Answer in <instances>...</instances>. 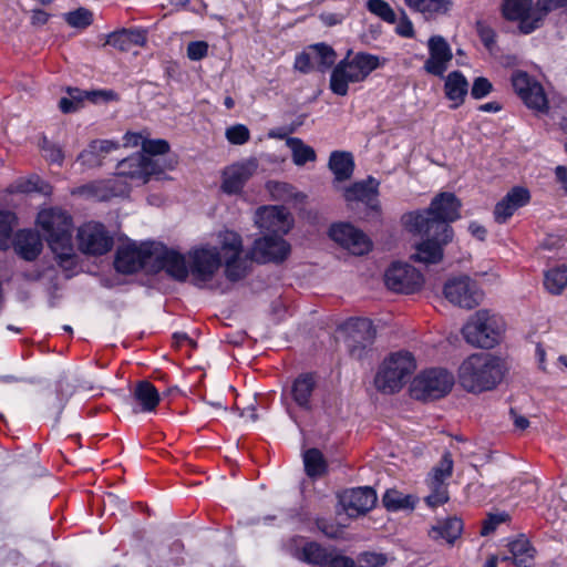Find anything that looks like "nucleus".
<instances>
[{"mask_svg": "<svg viewBox=\"0 0 567 567\" xmlns=\"http://www.w3.org/2000/svg\"><path fill=\"white\" fill-rule=\"evenodd\" d=\"M220 264L219 250H188L187 255L181 250H116L114 258L115 270L120 274L165 270L178 281H185L192 276L198 287L212 280Z\"/></svg>", "mask_w": 567, "mask_h": 567, "instance_id": "nucleus-1", "label": "nucleus"}, {"mask_svg": "<svg viewBox=\"0 0 567 567\" xmlns=\"http://www.w3.org/2000/svg\"><path fill=\"white\" fill-rule=\"evenodd\" d=\"M461 200L454 193L435 195L429 207L402 215L404 229L421 239L414 248H443L453 243L452 223L461 218Z\"/></svg>", "mask_w": 567, "mask_h": 567, "instance_id": "nucleus-2", "label": "nucleus"}, {"mask_svg": "<svg viewBox=\"0 0 567 567\" xmlns=\"http://www.w3.org/2000/svg\"><path fill=\"white\" fill-rule=\"evenodd\" d=\"M289 416L297 423L296 411L307 414L333 416L340 410L338 398L319 388L313 373H300L281 393Z\"/></svg>", "mask_w": 567, "mask_h": 567, "instance_id": "nucleus-3", "label": "nucleus"}, {"mask_svg": "<svg viewBox=\"0 0 567 567\" xmlns=\"http://www.w3.org/2000/svg\"><path fill=\"white\" fill-rule=\"evenodd\" d=\"M506 362L492 353H474L458 369L461 385L468 392L480 393L494 389L504 378Z\"/></svg>", "mask_w": 567, "mask_h": 567, "instance_id": "nucleus-4", "label": "nucleus"}, {"mask_svg": "<svg viewBox=\"0 0 567 567\" xmlns=\"http://www.w3.org/2000/svg\"><path fill=\"white\" fill-rule=\"evenodd\" d=\"M506 331L504 318L488 309L474 312L462 328L467 343L482 349H493L501 344Z\"/></svg>", "mask_w": 567, "mask_h": 567, "instance_id": "nucleus-5", "label": "nucleus"}, {"mask_svg": "<svg viewBox=\"0 0 567 567\" xmlns=\"http://www.w3.org/2000/svg\"><path fill=\"white\" fill-rule=\"evenodd\" d=\"M255 223L262 234L252 248H290L284 239L291 226L289 212L280 206H262L256 210Z\"/></svg>", "mask_w": 567, "mask_h": 567, "instance_id": "nucleus-6", "label": "nucleus"}, {"mask_svg": "<svg viewBox=\"0 0 567 567\" xmlns=\"http://www.w3.org/2000/svg\"><path fill=\"white\" fill-rule=\"evenodd\" d=\"M415 369L416 362L412 353H391L380 364L374 377V385L382 393H396L410 381Z\"/></svg>", "mask_w": 567, "mask_h": 567, "instance_id": "nucleus-7", "label": "nucleus"}, {"mask_svg": "<svg viewBox=\"0 0 567 567\" xmlns=\"http://www.w3.org/2000/svg\"><path fill=\"white\" fill-rule=\"evenodd\" d=\"M172 168L173 164L166 159L152 158L137 152L118 162L116 175L137 184H145L152 177L161 179L165 171Z\"/></svg>", "mask_w": 567, "mask_h": 567, "instance_id": "nucleus-8", "label": "nucleus"}, {"mask_svg": "<svg viewBox=\"0 0 567 567\" xmlns=\"http://www.w3.org/2000/svg\"><path fill=\"white\" fill-rule=\"evenodd\" d=\"M227 256L225 274L229 280L236 281L243 278L252 262L268 264L281 262L288 257L290 250H230Z\"/></svg>", "mask_w": 567, "mask_h": 567, "instance_id": "nucleus-9", "label": "nucleus"}, {"mask_svg": "<svg viewBox=\"0 0 567 567\" xmlns=\"http://www.w3.org/2000/svg\"><path fill=\"white\" fill-rule=\"evenodd\" d=\"M503 14L507 20L519 21V30L529 34L540 27V22L550 11L542 0L533 7V0H503Z\"/></svg>", "mask_w": 567, "mask_h": 567, "instance_id": "nucleus-10", "label": "nucleus"}, {"mask_svg": "<svg viewBox=\"0 0 567 567\" xmlns=\"http://www.w3.org/2000/svg\"><path fill=\"white\" fill-rule=\"evenodd\" d=\"M37 223L41 227L50 248L61 245V248H72L70 245L72 218L60 208L43 209L38 214Z\"/></svg>", "mask_w": 567, "mask_h": 567, "instance_id": "nucleus-11", "label": "nucleus"}, {"mask_svg": "<svg viewBox=\"0 0 567 567\" xmlns=\"http://www.w3.org/2000/svg\"><path fill=\"white\" fill-rule=\"evenodd\" d=\"M454 384V377L445 369H429L420 373L412 383V395L417 400L440 399Z\"/></svg>", "mask_w": 567, "mask_h": 567, "instance_id": "nucleus-12", "label": "nucleus"}, {"mask_svg": "<svg viewBox=\"0 0 567 567\" xmlns=\"http://www.w3.org/2000/svg\"><path fill=\"white\" fill-rule=\"evenodd\" d=\"M384 282L389 289L400 293H414L423 284V275L408 262H393L384 274Z\"/></svg>", "mask_w": 567, "mask_h": 567, "instance_id": "nucleus-13", "label": "nucleus"}, {"mask_svg": "<svg viewBox=\"0 0 567 567\" xmlns=\"http://www.w3.org/2000/svg\"><path fill=\"white\" fill-rule=\"evenodd\" d=\"M443 293L451 303L465 309L476 307L483 298L477 284L467 276L449 279L444 285Z\"/></svg>", "mask_w": 567, "mask_h": 567, "instance_id": "nucleus-14", "label": "nucleus"}, {"mask_svg": "<svg viewBox=\"0 0 567 567\" xmlns=\"http://www.w3.org/2000/svg\"><path fill=\"white\" fill-rule=\"evenodd\" d=\"M340 330L346 334V344L350 353L361 358L362 351L370 347L375 338V329L372 321L367 318H351L347 320Z\"/></svg>", "mask_w": 567, "mask_h": 567, "instance_id": "nucleus-15", "label": "nucleus"}, {"mask_svg": "<svg viewBox=\"0 0 567 567\" xmlns=\"http://www.w3.org/2000/svg\"><path fill=\"white\" fill-rule=\"evenodd\" d=\"M512 85L527 107L540 113L547 112L548 102L543 86L533 81L526 72L515 71L512 75Z\"/></svg>", "mask_w": 567, "mask_h": 567, "instance_id": "nucleus-16", "label": "nucleus"}, {"mask_svg": "<svg viewBox=\"0 0 567 567\" xmlns=\"http://www.w3.org/2000/svg\"><path fill=\"white\" fill-rule=\"evenodd\" d=\"M339 502L349 517H358L374 507L377 494L368 486L350 488L339 495Z\"/></svg>", "mask_w": 567, "mask_h": 567, "instance_id": "nucleus-17", "label": "nucleus"}, {"mask_svg": "<svg viewBox=\"0 0 567 567\" xmlns=\"http://www.w3.org/2000/svg\"><path fill=\"white\" fill-rule=\"evenodd\" d=\"M379 186L380 182L372 176H368L363 181H359L344 189V199L348 203L361 202L368 209L381 214V205L379 202Z\"/></svg>", "mask_w": 567, "mask_h": 567, "instance_id": "nucleus-18", "label": "nucleus"}, {"mask_svg": "<svg viewBox=\"0 0 567 567\" xmlns=\"http://www.w3.org/2000/svg\"><path fill=\"white\" fill-rule=\"evenodd\" d=\"M329 237L341 248L361 247L372 248L371 238L360 228L349 221L331 224L328 230Z\"/></svg>", "mask_w": 567, "mask_h": 567, "instance_id": "nucleus-19", "label": "nucleus"}, {"mask_svg": "<svg viewBox=\"0 0 567 567\" xmlns=\"http://www.w3.org/2000/svg\"><path fill=\"white\" fill-rule=\"evenodd\" d=\"M430 58L424 63V70L432 75L443 76L453 53L450 44L442 35H432L427 41Z\"/></svg>", "mask_w": 567, "mask_h": 567, "instance_id": "nucleus-20", "label": "nucleus"}, {"mask_svg": "<svg viewBox=\"0 0 567 567\" xmlns=\"http://www.w3.org/2000/svg\"><path fill=\"white\" fill-rule=\"evenodd\" d=\"M257 167L258 163L255 158L227 167L223 174L221 189L224 193L228 195L240 193Z\"/></svg>", "mask_w": 567, "mask_h": 567, "instance_id": "nucleus-21", "label": "nucleus"}, {"mask_svg": "<svg viewBox=\"0 0 567 567\" xmlns=\"http://www.w3.org/2000/svg\"><path fill=\"white\" fill-rule=\"evenodd\" d=\"M78 248H113V238L102 223L87 221L78 228Z\"/></svg>", "mask_w": 567, "mask_h": 567, "instance_id": "nucleus-22", "label": "nucleus"}, {"mask_svg": "<svg viewBox=\"0 0 567 567\" xmlns=\"http://www.w3.org/2000/svg\"><path fill=\"white\" fill-rule=\"evenodd\" d=\"M161 402V396L153 383L138 381L131 389V405L134 413H152Z\"/></svg>", "mask_w": 567, "mask_h": 567, "instance_id": "nucleus-23", "label": "nucleus"}, {"mask_svg": "<svg viewBox=\"0 0 567 567\" xmlns=\"http://www.w3.org/2000/svg\"><path fill=\"white\" fill-rule=\"evenodd\" d=\"M463 522L456 516L441 518L429 529L431 539L453 546L461 537L463 532Z\"/></svg>", "mask_w": 567, "mask_h": 567, "instance_id": "nucleus-24", "label": "nucleus"}, {"mask_svg": "<svg viewBox=\"0 0 567 567\" xmlns=\"http://www.w3.org/2000/svg\"><path fill=\"white\" fill-rule=\"evenodd\" d=\"M118 146L117 142L110 140H94L79 154L78 162L89 168L99 167L105 156Z\"/></svg>", "mask_w": 567, "mask_h": 567, "instance_id": "nucleus-25", "label": "nucleus"}, {"mask_svg": "<svg viewBox=\"0 0 567 567\" xmlns=\"http://www.w3.org/2000/svg\"><path fill=\"white\" fill-rule=\"evenodd\" d=\"M339 63H346L344 69L358 76V82L364 81L368 75L380 66V60L377 55L369 53H358L352 60L347 58Z\"/></svg>", "mask_w": 567, "mask_h": 567, "instance_id": "nucleus-26", "label": "nucleus"}, {"mask_svg": "<svg viewBox=\"0 0 567 567\" xmlns=\"http://www.w3.org/2000/svg\"><path fill=\"white\" fill-rule=\"evenodd\" d=\"M444 92L450 101H453V109L464 103L468 93V82L461 71H452L445 79Z\"/></svg>", "mask_w": 567, "mask_h": 567, "instance_id": "nucleus-27", "label": "nucleus"}, {"mask_svg": "<svg viewBox=\"0 0 567 567\" xmlns=\"http://www.w3.org/2000/svg\"><path fill=\"white\" fill-rule=\"evenodd\" d=\"M328 167L337 182L348 181L354 171L353 155L346 151H333L330 154Z\"/></svg>", "mask_w": 567, "mask_h": 567, "instance_id": "nucleus-28", "label": "nucleus"}, {"mask_svg": "<svg viewBox=\"0 0 567 567\" xmlns=\"http://www.w3.org/2000/svg\"><path fill=\"white\" fill-rule=\"evenodd\" d=\"M508 547L511 556L506 559H512L517 567H532L535 549L527 538L520 536L511 542Z\"/></svg>", "mask_w": 567, "mask_h": 567, "instance_id": "nucleus-29", "label": "nucleus"}, {"mask_svg": "<svg viewBox=\"0 0 567 567\" xmlns=\"http://www.w3.org/2000/svg\"><path fill=\"white\" fill-rule=\"evenodd\" d=\"M405 4L417 12L423 14L440 16L446 14L452 6V0H404Z\"/></svg>", "mask_w": 567, "mask_h": 567, "instance_id": "nucleus-30", "label": "nucleus"}, {"mask_svg": "<svg viewBox=\"0 0 567 567\" xmlns=\"http://www.w3.org/2000/svg\"><path fill=\"white\" fill-rule=\"evenodd\" d=\"M344 66L346 63H338L330 76V90L339 96L348 94L349 83H358V76L350 74Z\"/></svg>", "mask_w": 567, "mask_h": 567, "instance_id": "nucleus-31", "label": "nucleus"}, {"mask_svg": "<svg viewBox=\"0 0 567 567\" xmlns=\"http://www.w3.org/2000/svg\"><path fill=\"white\" fill-rule=\"evenodd\" d=\"M544 287L551 295H560L567 287V266H556L544 275Z\"/></svg>", "mask_w": 567, "mask_h": 567, "instance_id": "nucleus-32", "label": "nucleus"}, {"mask_svg": "<svg viewBox=\"0 0 567 567\" xmlns=\"http://www.w3.org/2000/svg\"><path fill=\"white\" fill-rule=\"evenodd\" d=\"M308 48L312 55L316 70L324 72L334 64L337 54L330 45L326 43H316Z\"/></svg>", "mask_w": 567, "mask_h": 567, "instance_id": "nucleus-33", "label": "nucleus"}, {"mask_svg": "<svg viewBox=\"0 0 567 567\" xmlns=\"http://www.w3.org/2000/svg\"><path fill=\"white\" fill-rule=\"evenodd\" d=\"M287 146L291 150L292 162L297 166H303L306 163L317 159L315 150L298 137H289Z\"/></svg>", "mask_w": 567, "mask_h": 567, "instance_id": "nucleus-34", "label": "nucleus"}, {"mask_svg": "<svg viewBox=\"0 0 567 567\" xmlns=\"http://www.w3.org/2000/svg\"><path fill=\"white\" fill-rule=\"evenodd\" d=\"M69 96L74 101L78 107H82L84 100L97 102L100 99L104 101H113L117 99V94L112 90H99V91H81L76 87L68 89Z\"/></svg>", "mask_w": 567, "mask_h": 567, "instance_id": "nucleus-35", "label": "nucleus"}, {"mask_svg": "<svg viewBox=\"0 0 567 567\" xmlns=\"http://www.w3.org/2000/svg\"><path fill=\"white\" fill-rule=\"evenodd\" d=\"M303 464L305 471L310 477H319L327 471V462L317 449H310L303 453Z\"/></svg>", "mask_w": 567, "mask_h": 567, "instance_id": "nucleus-36", "label": "nucleus"}, {"mask_svg": "<svg viewBox=\"0 0 567 567\" xmlns=\"http://www.w3.org/2000/svg\"><path fill=\"white\" fill-rule=\"evenodd\" d=\"M386 509L396 512L400 509H413L415 499L411 495H404L395 489H388L382 498Z\"/></svg>", "mask_w": 567, "mask_h": 567, "instance_id": "nucleus-37", "label": "nucleus"}, {"mask_svg": "<svg viewBox=\"0 0 567 567\" xmlns=\"http://www.w3.org/2000/svg\"><path fill=\"white\" fill-rule=\"evenodd\" d=\"M444 250H416L411 256L414 262L423 265L425 268H431L437 265H442V268L450 267L451 264L446 261Z\"/></svg>", "mask_w": 567, "mask_h": 567, "instance_id": "nucleus-38", "label": "nucleus"}, {"mask_svg": "<svg viewBox=\"0 0 567 567\" xmlns=\"http://www.w3.org/2000/svg\"><path fill=\"white\" fill-rule=\"evenodd\" d=\"M332 557L317 543H308L301 550V559L309 564L328 565Z\"/></svg>", "mask_w": 567, "mask_h": 567, "instance_id": "nucleus-39", "label": "nucleus"}, {"mask_svg": "<svg viewBox=\"0 0 567 567\" xmlns=\"http://www.w3.org/2000/svg\"><path fill=\"white\" fill-rule=\"evenodd\" d=\"M76 193L80 195H84L87 198L96 199L100 202H106L112 198L106 181H100L90 183L87 185H83L78 188Z\"/></svg>", "mask_w": 567, "mask_h": 567, "instance_id": "nucleus-40", "label": "nucleus"}, {"mask_svg": "<svg viewBox=\"0 0 567 567\" xmlns=\"http://www.w3.org/2000/svg\"><path fill=\"white\" fill-rule=\"evenodd\" d=\"M13 248H42L41 237L35 229H21L13 238Z\"/></svg>", "mask_w": 567, "mask_h": 567, "instance_id": "nucleus-41", "label": "nucleus"}, {"mask_svg": "<svg viewBox=\"0 0 567 567\" xmlns=\"http://www.w3.org/2000/svg\"><path fill=\"white\" fill-rule=\"evenodd\" d=\"M453 471V460L452 455L449 452H445L440 461V463L433 468L432 474L430 475L427 482H436L442 483L452 475Z\"/></svg>", "mask_w": 567, "mask_h": 567, "instance_id": "nucleus-42", "label": "nucleus"}, {"mask_svg": "<svg viewBox=\"0 0 567 567\" xmlns=\"http://www.w3.org/2000/svg\"><path fill=\"white\" fill-rule=\"evenodd\" d=\"M368 10L388 23L396 22V14L390 4L384 0H369Z\"/></svg>", "mask_w": 567, "mask_h": 567, "instance_id": "nucleus-43", "label": "nucleus"}, {"mask_svg": "<svg viewBox=\"0 0 567 567\" xmlns=\"http://www.w3.org/2000/svg\"><path fill=\"white\" fill-rule=\"evenodd\" d=\"M65 21L73 28H86L92 23V12L85 8H79L65 13Z\"/></svg>", "mask_w": 567, "mask_h": 567, "instance_id": "nucleus-44", "label": "nucleus"}, {"mask_svg": "<svg viewBox=\"0 0 567 567\" xmlns=\"http://www.w3.org/2000/svg\"><path fill=\"white\" fill-rule=\"evenodd\" d=\"M431 488V494L426 496L425 501L429 506L436 507L444 504L449 499L447 488L445 484L436 482H427Z\"/></svg>", "mask_w": 567, "mask_h": 567, "instance_id": "nucleus-45", "label": "nucleus"}, {"mask_svg": "<svg viewBox=\"0 0 567 567\" xmlns=\"http://www.w3.org/2000/svg\"><path fill=\"white\" fill-rule=\"evenodd\" d=\"M142 154L157 158L158 155H164L169 151V144L165 140H144L142 142Z\"/></svg>", "mask_w": 567, "mask_h": 567, "instance_id": "nucleus-46", "label": "nucleus"}, {"mask_svg": "<svg viewBox=\"0 0 567 567\" xmlns=\"http://www.w3.org/2000/svg\"><path fill=\"white\" fill-rule=\"evenodd\" d=\"M226 138L234 145H243L250 138V133L244 124H236L226 130Z\"/></svg>", "mask_w": 567, "mask_h": 567, "instance_id": "nucleus-47", "label": "nucleus"}, {"mask_svg": "<svg viewBox=\"0 0 567 567\" xmlns=\"http://www.w3.org/2000/svg\"><path fill=\"white\" fill-rule=\"evenodd\" d=\"M504 198L515 206V208H520L528 204L530 199V194L527 188L516 186L513 187L505 196Z\"/></svg>", "mask_w": 567, "mask_h": 567, "instance_id": "nucleus-48", "label": "nucleus"}, {"mask_svg": "<svg viewBox=\"0 0 567 567\" xmlns=\"http://www.w3.org/2000/svg\"><path fill=\"white\" fill-rule=\"evenodd\" d=\"M41 147L48 161L58 165H62L64 154L62 148L58 144L52 143L44 137Z\"/></svg>", "mask_w": 567, "mask_h": 567, "instance_id": "nucleus-49", "label": "nucleus"}, {"mask_svg": "<svg viewBox=\"0 0 567 567\" xmlns=\"http://www.w3.org/2000/svg\"><path fill=\"white\" fill-rule=\"evenodd\" d=\"M493 91L492 82L484 76H478L473 81L471 87V95L475 100H481L487 96Z\"/></svg>", "mask_w": 567, "mask_h": 567, "instance_id": "nucleus-50", "label": "nucleus"}, {"mask_svg": "<svg viewBox=\"0 0 567 567\" xmlns=\"http://www.w3.org/2000/svg\"><path fill=\"white\" fill-rule=\"evenodd\" d=\"M217 238L220 245L219 248H243L240 236L233 230H220L217 234Z\"/></svg>", "mask_w": 567, "mask_h": 567, "instance_id": "nucleus-51", "label": "nucleus"}, {"mask_svg": "<svg viewBox=\"0 0 567 567\" xmlns=\"http://www.w3.org/2000/svg\"><path fill=\"white\" fill-rule=\"evenodd\" d=\"M517 210L514 205L504 197L495 205L494 218L497 223H505Z\"/></svg>", "mask_w": 567, "mask_h": 567, "instance_id": "nucleus-52", "label": "nucleus"}, {"mask_svg": "<svg viewBox=\"0 0 567 567\" xmlns=\"http://www.w3.org/2000/svg\"><path fill=\"white\" fill-rule=\"evenodd\" d=\"M208 53V44L205 41H193L187 44V58L192 61H200Z\"/></svg>", "mask_w": 567, "mask_h": 567, "instance_id": "nucleus-53", "label": "nucleus"}, {"mask_svg": "<svg viewBox=\"0 0 567 567\" xmlns=\"http://www.w3.org/2000/svg\"><path fill=\"white\" fill-rule=\"evenodd\" d=\"M295 69L302 73H309L316 69L309 48L296 56Z\"/></svg>", "mask_w": 567, "mask_h": 567, "instance_id": "nucleus-54", "label": "nucleus"}, {"mask_svg": "<svg viewBox=\"0 0 567 567\" xmlns=\"http://www.w3.org/2000/svg\"><path fill=\"white\" fill-rule=\"evenodd\" d=\"M269 189L274 197L278 199H289L293 196V187L290 184L281 182L269 183Z\"/></svg>", "mask_w": 567, "mask_h": 567, "instance_id": "nucleus-55", "label": "nucleus"}, {"mask_svg": "<svg viewBox=\"0 0 567 567\" xmlns=\"http://www.w3.org/2000/svg\"><path fill=\"white\" fill-rule=\"evenodd\" d=\"M116 175L115 178L107 179L109 190L112 198L117 196H125L130 193L131 187L126 181L122 179Z\"/></svg>", "mask_w": 567, "mask_h": 567, "instance_id": "nucleus-56", "label": "nucleus"}, {"mask_svg": "<svg viewBox=\"0 0 567 567\" xmlns=\"http://www.w3.org/2000/svg\"><path fill=\"white\" fill-rule=\"evenodd\" d=\"M106 44L114 47L121 51L131 50L130 44L127 42L126 29L109 34L106 39Z\"/></svg>", "mask_w": 567, "mask_h": 567, "instance_id": "nucleus-57", "label": "nucleus"}, {"mask_svg": "<svg viewBox=\"0 0 567 567\" xmlns=\"http://www.w3.org/2000/svg\"><path fill=\"white\" fill-rule=\"evenodd\" d=\"M117 248H168V245L163 241L157 240H144L137 244V241L131 240L130 238H125V240Z\"/></svg>", "mask_w": 567, "mask_h": 567, "instance_id": "nucleus-58", "label": "nucleus"}, {"mask_svg": "<svg viewBox=\"0 0 567 567\" xmlns=\"http://www.w3.org/2000/svg\"><path fill=\"white\" fill-rule=\"evenodd\" d=\"M53 254L56 252V250H52ZM53 259L56 261V264L68 272V277L71 276V274L75 269V255L74 254H59L54 255Z\"/></svg>", "mask_w": 567, "mask_h": 567, "instance_id": "nucleus-59", "label": "nucleus"}, {"mask_svg": "<svg viewBox=\"0 0 567 567\" xmlns=\"http://www.w3.org/2000/svg\"><path fill=\"white\" fill-rule=\"evenodd\" d=\"M14 215L8 210H0V241L10 237Z\"/></svg>", "mask_w": 567, "mask_h": 567, "instance_id": "nucleus-60", "label": "nucleus"}, {"mask_svg": "<svg viewBox=\"0 0 567 567\" xmlns=\"http://www.w3.org/2000/svg\"><path fill=\"white\" fill-rule=\"evenodd\" d=\"M506 518L507 515L505 513L488 515V517L483 523L481 534L486 536L493 533L501 523L506 520Z\"/></svg>", "mask_w": 567, "mask_h": 567, "instance_id": "nucleus-61", "label": "nucleus"}, {"mask_svg": "<svg viewBox=\"0 0 567 567\" xmlns=\"http://www.w3.org/2000/svg\"><path fill=\"white\" fill-rule=\"evenodd\" d=\"M386 558L382 554L363 553L359 558L360 567H380L383 566Z\"/></svg>", "mask_w": 567, "mask_h": 567, "instance_id": "nucleus-62", "label": "nucleus"}, {"mask_svg": "<svg viewBox=\"0 0 567 567\" xmlns=\"http://www.w3.org/2000/svg\"><path fill=\"white\" fill-rule=\"evenodd\" d=\"M395 32L401 37L412 38L414 35L413 24L404 11H402Z\"/></svg>", "mask_w": 567, "mask_h": 567, "instance_id": "nucleus-63", "label": "nucleus"}, {"mask_svg": "<svg viewBox=\"0 0 567 567\" xmlns=\"http://www.w3.org/2000/svg\"><path fill=\"white\" fill-rule=\"evenodd\" d=\"M74 392V388L71 382L63 378L56 383V393L61 404H63Z\"/></svg>", "mask_w": 567, "mask_h": 567, "instance_id": "nucleus-64", "label": "nucleus"}]
</instances>
